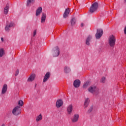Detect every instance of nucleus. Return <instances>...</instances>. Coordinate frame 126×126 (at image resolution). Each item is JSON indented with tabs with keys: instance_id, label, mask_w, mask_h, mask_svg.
<instances>
[{
	"instance_id": "nucleus-10",
	"label": "nucleus",
	"mask_w": 126,
	"mask_h": 126,
	"mask_svg": "<svg viewBox=\"0 0 126 126\" xmlns=\"http://www.w3.org/2000/svg\"><path fill=\"white\" fill-rule=\"evenodd\" d=\"M51 77V73L50 72H47L43 79V82L45 83V82H47V81H48V80H49V78H50V77Z\"/></svg>"
},
{
	"instance_id": "nucleus-19",
	"label": "nucleus",
	"mask_w": 126,
	"mask_h": 126,
	"mask_svg": "<svg viewBox=\"0 0 126 126\" xmlns=\"http://www.w3.org/2000/svg\"><path fill=\"white\" fill-rule=\"evenodd\" d=\"M43 120V116H42V114H40L39 115L37 116L35 119V121L36 123H38V122H41Z\"/></svg>"
},
{
	"instance_id": "nucleus-17",
	"label": "nucleus",
	"mask_w": 126,
	"mask_h": 126,
	"mask_svg": "<svg viewBox=\"0 0 126 126\" xmlns=\"http://www.w3.org/2000/svg\"><path fill=\"white\" fill-rule=\"evenodd\" d=\"M92 39V36L91 35H89L86 40V44L88 46H90V41H91V39Z\"/></svg>"
},
{
	"instance_id": "nucleus-3",
	"label": "nucleus",
	"mask_w": 126,
	"mask_h": 126,
	"mask_svg": "<svg viewBox=\"0 0 126 126\" xmlns=\"http://www.w3.org/2000/svg\"><path fill=\"white\" fill-rule=\"evenodd\" d=\"M21 113V108L20 106H17L15 107L12 110V114L14 116H18V115H20Z\"/></svg>"
},
{
	"instance_id": "nucleus-15",
	"label": "nucleus",
	"mask_w": 126,
	"mask_h": 126,
	"mask_svg": "<svg viewBox=\"0 0 126 126\" xmlns=\"http://www.w3.org/2000/svg\"><path fill=\"white\" fill-rule=\"evenodd\" d=\"M71 71V70L70 69V67L65 66L63 68V72H64L66 74H67V73H69Z\"/></svg>"
},
{
	"instance_id": "nucleus-2",
	"label": "nucleus",
	"mask_w": 126,
	"mask_h": 126,
	"mask_svg": "<svg viewBox=\"0 0 126 126\" xmlns=\"http://www.w3.org/2000/svg\"><path fill=\"white\" fill-rule=\"evenodd\" d=\"M108 43L109 44V46L110 47H114L115 45H116V37L115 36L112 35L109 36V38L108 40Z\"/></svg>"
},
{
	"instance_id": "nucleus-8",
	"label": "nucleus",
	"mask_w": 126,
	"mask_h": 126,
	"mask_svg": "<svg viewBox=\"0 0 126 126\" xmlns=\"http://www.w3.org/2000/svg\"><path fill=\"white\" fill-rule=\"evenodd\" d=\"M103 35V30L99 29L97 30V32L95 34L96 39H100Z\"/></svg>"
},
{
	"instance_id": "nucleus-13",
	"label": "nucleus",
	"mask_w": 126,
	"mask_h": 126,
	"mask_svg": "<svg viewBox=\"0 0 126 126\" xmlns=\"http://www.w3.org/2000/svg\"><path fill=\"white\" fill-rule=\"evenodd\" d=\"M63 105V102L62 99H58L56 101V107L58 108H61Z\"/></svg>"
},
{
	"instance_id": "nucleus-7",
	"label": "nucleus",
	"mask_w": 126,
	"mask_h": 126,
	"mask_svg": "<svg viewBox=\"0 0 126 126\" xmlns=\"http://www.w3.org/2000/svg\"><path fill=\"white\" fill-rule=\"evenodd\" d=\"M52 53L53 57H58L60 55V48L58 47L54 48Z\"/></svg>"
},
{
	"instance_id": "nucleus-25",
	"label": "nucleus",
	"mask_w": 126,
	"mask_h": 126,
	"mask_svg": "<svg viewBox=\"0 0 126 126\" xmlns=\"http://www.w3.org/2000/svg\"><path fill=\"white\" fill-rule=\"evenodd\" d=\"M24 104V102L22 100H19L18 101V105L19 106V107H22Z\"/></svg>"
},
{
	"instance_id": "nucleus-14",
	"label": "nucleus",
	"mask_w": 126,
	"mask_h": 126,
	"mask_svg": "<svg viewBox=\"0 0 126 126\" xmlns=\"http://www.w3.org/2000/svg\"><path fill=\"white\" fill-rule=\"evenodd\" d=\"M80 80H75L73 82V86L75 88H78L79 86H80Z\"/></svg>"
},
{
	"instance_id": "nucleus-27",
	"label": "nucleus",
	"mask_w": 126,
	"mask_h": 126,
	"mask_svg": "<svg viewBox=\"0 0 126 126\" xmlns=\"http://www.w3.org/2000/svg\"><path fill=\"white\" fill-rule=\"evenodd\" d=\"M75 19L74 18H72L71 20V25H72V26H73V25H74V24H75Z\"/></svg>"
},
{
	"instance_id": "nucleus-5",
	"label": "nucleus",
	"mask_w": 126,
	"mask_h": 126,
	"mask_svg": "<svg viewBox=\"0 0 126 126\" xmlns=\"http://www.w3.org/2000/svg\"><path fill=\"white\" fill-rule=\"evenodd\" d=\"M98 3L97 2H94L93 3L91 7L90 8V12L91 13H93V12H94V11H96L97 10V8H98Z\"/></svg>"
},
{
	"instance_id": "nucleus-28",
	"label": "nucleus",
	"mask_w": 126,
	"mask_h": 126,
	"mask_svg": "<svg viewBox=\"0 0 126 126\" xmlns=\"http://www.w3.org/2000/svg\"><path fill=\"white\" fill-rule=\"evenodd\" d=\"M93 111V106H91L89 109L88 113H91Z\"/></svg>"
},
{
	"instance_id": "nucleus-16",
	"label": "nucleus",
	"mask_w": 126,
	"mask_h": 126,
	"mask_svg": "<svg viewBox=\"0 0 126 126\" xmlns=\"http://www.w3.org/2000/svg\"><path fill=\"white\" fill-rule=\"evenodd\" d=\"M47 17V15L45 13H42L41 15V23H45L46 21V18Z\"/></svg>"
},
{
	"instance_id": "nucleus-33",
	"label": "nucleus",
	"mask_w": 126,
	"mask_h": 126,
	"mask_svg": "<svg viewBox=\"0 0 126 126\" xmlns=\"http://www.w3.org/2000/svg\"><path fill=\"white\" fill-rule=\"evenodd\" d=\"M1 40L2 42H3V38H2V37L1 38Z\"/></svg>"
},
{
	"instance_id": "nucleus-12",
	"label": "nucleus",
	"mask_w": 126,
	"mask_h": 126,
	"mask_svg": "<svg viewBox=\"0 0 126 126\" xmlns=\"http://www.w3.org/2000/svg\"><path fill=\"white\" fill-rule=\"evenodd\" d=\"M7 92V85L6 84H5L3 85L1 94V95H4V94H5L6 92Z\"/></svg>"
},
{
	"instance_id": "nucleus-18",
	"label": "nucleus",
	"mask_w": 126,
	"mask_h": 126,
	"mask_svg": "<svg viewBox=\"0 0 126 126\" xmlns=\"http://www.w3.org/2000/svg\"><path fill=\"white\" fill-rule=\"evenodd\" d=\"M90 102V99H89V98H87L85 99V100L84 103V108H87V107H88Z\"/></svg>"
},
{
	"instance_id": "nucleus-32",
	"label": "nucleus",
	"mask_w": 126,
	"mask_h": 126,
	"mask_svg": "<svg viewBox=\"0 0 126 126\" xmlns=\"http://www.w3.org/2000/svg\"><path fill=\"white\" fill-rule=\"evenodd\" d=\"M83 26H84V24L82 23V24H81V27H83Z\"/></svg>"
},
{
	"instance_id": "nucleus-30",
	"label": "nucleus",
	"mask_w": 126,
	"mask_h": 126,
	"mask_svg": "<svg viewBox=\"0 0 126 126\" xmlns=\"http://www.w3.org/2000/svg\"><path fill=\"white\" fill-rule=\"evenodd\" d=\"M19 74V70H17L15 72V76H17Z\"/></svg>"
},
{
	"instance_id": "nucleus-9",
	"label": "nucleus",
	"mask_w": 126,
	"mask_h": 126,
	"mask_svg": "<svg viewBox=\"0 0 126 126\" xmlns=\"http://www.w3.org/2000/svg\"><path fill=\"white\" fill-rule=\"evenodd\" d=\"M78 120H79V114L76 113L72 118L71 121L72 123H77V122H78Z\"/></svg>"
},
{
	"instance_id": "nucleus-26",
	"label": "nucleus",
	"mask_w": 126,
	"mask_h": 126,
	"mask_svg": "<svg viewBox=\"0 0 126 126\" xmlns=\"http://www.w3.org/2000/svg\"><path fill=\"white\" fill-rule=\"evenodd\" d=\"M105 82H106V77H102L100 79V83H105Z\"/></svg>"
},
{
	"instance_id": "nucleus-23",
	"label": "nucleus",
	"mask_w": 126,
	"mask_h": 126,
	"mask_svg": "<svg viewBox=\"0 0 126 126\" xmlns=\"http://www.w3.org/2000/svg\"><path fill=\"white\" fill-rule=\"evenodd\" d=\"M35 2V0H28L27 1V5H31L32 4H33Z\"/></svg>"
},
{
	"instance_id": "nucleus-20",
	"label": "nucleus",
	"mask_w": 126,
	"mask_h": 126,
	"mask_svg": "<svg viewBox=\"0 0 126 126\" xmlns=\"http://www.w3.org/2000/svg\"><path fill=\"white\" fill-rule=\"evenodd\" d=\"M41 12H42V7H39L36 10V14H35L36 16H39V15L41 14Z\"/></svg>"
},
{
	"instance_id": "nucleus-21",
	"label": "nucleus",
	"mask_w": 126,
	"mask_h": 126,
	"mask_svg": "<svg viewBox=\"0 0 126 126\" xmlns=\"http://www.w3.org/2000/svg\"><path fill=\"white\" fill-rule=\"evenodd\" d=\"M68 14H69V8H67L65 9V12L63 14L64 18H66V17L68 16Z\"/></svg>"
},
{
	"instance_id": "nucleus-6",
	"label": "nucleus",
	"mask_w": 126,
	"mask_h": 126,
	"mask_svg": "<svg viewBox=\"0 0 126 126\" xmlns=\"http://www.w3.org/2000/svg\"><path fill=\"white\" fill-rule=\"evenodd\" d=\"M36 78V74L32 73L30 74L29 77L27 79L28 82H32L35 80Z\"/></svg>"
},
{
	"instance_id": "nucleus-29",
	"label": "nucleus",
	"mask_w": 126,
	"mask_h": 126,
	"mask_svg": "<svg viewBox=\"0 0 126 126\" xmlns=\"http://www.w3.org/2000/svg\"><path fill=\"white\" fill-rule=\"evenodd\" d=\"M87 86H88V83L86 82L84 84L83 87V88H87Z\"/></svg>"
},
{
	"instance_id": "nucleus-11",
	"label": "nucleus",
	"mask_w": 126,
	"mask_h": 126,
	"mask_svg": "<svg viewBox=\"0 0 126 126\" xmlns=\"http://www.w3.org/2000/svg\"><path fill=\"white\" fill-rule=\"evenodd\" d=\"M67 113L68 115H70L71 113H72V111H73V105L72 104L69 105L67 107Z\"/></svg>"
},
{
	"instance_id": "nucleus-22",
	"label": "nucleus",
	"mask_w": 126,
	"mask_h": 126,
	"mask_svg": "<svg viewBox=\"0 0 126 126\" xmlns=\"http://www.w3.org/2000/svg\"><path fill=\"white\" fill-rule=\"evenodd\" d=\"M9 9V4H7L4 9V14H7Z\"/></svg>"
},
{
	"instance_id": "nucleus-34",
	"label": "nucleus",
	"mask_w": 126,
	"mask_h": 126,
	"mask_svg": "<svg viewBox=\"0 0 126 126\" xmlns=\"http://www.w3.org/2000/svg\"><path fill=\"white\" fill-rule=\"evenodd\" d=\"M125 1H126V0H125Z\"/></svg>"
},
{
	"instance_id": "nucleus-31",
	"label": "nucleus",
	"mask_w": 126,
	"mask_h": 126,
	"mask_svg": "<svg viewBox=\"0 0 126 126\" xmlns=\"http://www.w3.org/2000/svg\"><path fill=\"white\" fill-rule=\"evenodd\" d=\"M37 34V31L36 30H34L33 31V36L35 37V36H36V34Z\"/></svg>"
},
{
	"instance_id": "nucleus-24",
	"label": "nucleus",
	"mask_w": 126,
	"mask_h": 126,
	"mask_svg": "<svg viewBox=\"0 0 126 126\" xmlns=\"http://www.w3.org/2000/svg\"><path fill=\"white\" fill-rule=\"evenodd\" d=\"M3 55H4V50L3 48H0V58H2Z\"/></svg>"
},
{
	"instance_id": "nucleus-1",
	"label": "nucleus",
	"mask_w": 126,
	"mask_h": 126,
	"mask_svg": "<svg viewBox=\"0 0 126 126\" xmlns=\"http://www.w3.org/2000/svg\"><path fill=\"white\" fill-rule=\"evenodd\" d=\"M88 90L90 93H92L95 96H97V95H99V94H100V90H99V88L95 86H92L90 87L88 89Z\"/></svg>"
},
{
	"instance_id": "nucleus-4",
	"label": "nucleus",
	"mask_w": 126,
	"mask_h": 126,
	"mask_svg": "<svg viewBox=\"0 0 126 126\" xmlns=\"http://www.w3.org/2000/svg\"><path fill=\"white\" fill-rule=\"evenodd\" d=\"M15 27V24L14 23L11 22L6 24L5 27V31L6 32H9L10 31V28H13V27Z\"/></svg>"
}]
</instances>
